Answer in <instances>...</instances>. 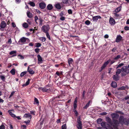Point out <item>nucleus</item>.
<instances>
[{"mask_svg":"<svg viewBox=\"0 0 129 129\" xmlns=\"http://www.w3.org/2000/svg\"><path fill=\"white\" fill-rule=\"evenodd\" d=\"M111 116L112 117L113 123L112 124L114 128H115L116 129H118L116 127L118 126L119 124L118 121L117 120H115V119H117L118 118L119 115L117 113H113L111 114Z\"/></svg>","mask_w":129,"mask_h":129,"instance_id":"obj_1","label":"nucleus"},{"mask_svg":"<svg viewBox=\"0 0 129 129\" xmlns=\"http://www.w3.org/2000/svg\"><path fill=\"white\" fill-rule=\"evenodd\" d=\"M121 75L122 76H124L129 73V69L127 66L123 67L121 68Z\"/></svg>","mask_w":129,"mask_h":129,"instance_id":"obj_2","label":"nucleus"},{"mask_svg":"<svg viewBox=\"0 0 129 129\" xmlns=\"http://www.w3.org/2000/svg\"><path fill=\"white\" fill-rule=\"evenodd\" d=\"M101 126L104 128L99 127L98 128V129H105L104 128H105L107 129H109L110 127L109 125L107 124L106 123L104 122H102L101 123Z\"/></svg>","mask_w":129,"mask_h":129,"instance_id":"obj_3","label":"nucleus"},{"mask_svg":"<svg viewBox=\"0 0 129 129\" xmlns=\"http://www.w3.org/2000/svg\"><path fill=\"white\" fill-rule=\"evenodd\" d=\"M50 28L49 26L47 25H44L41 28V30L43 31L45 33L48 32Z\"/></svg>","mask_w":129,"mask_h":129,"instance_id":"obj_4","label":"nucleus"},{"mask_svg":"<svg viewBox=\"0 0 129 129\" xmlns=\"http://www.w3.org/2000/svg\"><path fill=\"white\" fill-rule=\"evenodd\" d=\"M78 124L77 125V127L78 129H82V124L80 121V118L79 117L77 119Z\"/></svg>","mask_w":129,"mask_h":129,"instance_id":"obj_5","label":"nucleus"},{"mask_svg":"<svg viewBox=\"0 0 129 129\" xmlns=\"http://www.w3.org/2000/svg\"><path fill=\"white\" fill-rule=\"evenodd\" d=\"M110 59H109L106 62H105L102 66L101 68V71H102L103 69H104L110 61Z\"/></svg>","mask_w":129,"mask_h":129,"instance_id":"obj_6","label":"nucleus"},{"mask_svg":"<svg viewBox=\"0 0 129 129\" xmlns=\"http://www.w3.org/2000/svg\"><path fill=\"white\" fill-rule=\"evenodd\" d=\"M27 40H28L29 39L28 38H26L24 37H23L19 40L18 43H19L20 42H21L22 43H24Z\"/></svg>","mask_w":129,"mask_h":129,"instance_id":"obj_7","label":"nucleus"},{"mask_svg":"<svg viewBox=\"0 0 129 129\" xmlns=\"http://www.w3.org/2000/svg\"><path fill=\"white\" fill-rule=\"evenodd\" d=\"M119 124L121 123L123 124L124 123V119L123 116H120L119 118V121H118Z\"/></svg>","mask_w":129,"mask_h":129,"instance_id":"obj_8","label":"nucleus"},{"mask_svg":"<svg viewBox=\"0 0 129 129\" xmlns=\"http://www.w3.org/2000/svg\"><path fill=\"white\" fill-rule=\"evenodd\" d=\"M109 22L110 24L112 25H114L115 23V20L112 17L110 18Z\"/></svg>","mask_w":129,"mask_h":129,"instance_id":"obj_9","label":"nucleus"},{"mask_svg":"<svg viewBox=\"0 0 129 129\" xmlns=\"http://www.w3.org/2000/svg\"><path fill=\"white\" fill-rule=\"evenodd\" d=\"M38 60V63H41L43 61L42 58L40 55H38L37 56Z\"/></svg>","mask_w":129,"mask_h":129,"instance_id":"obj_10","label":"nucleus"},{"mask_svg":"<svg viewBox=\"0 0 129 129\" xmlns=\"http://www.w3.org/2000/svg\"><path fill=\"white\" fill-rule=\"evenodd\" d=\"M40 7L41 9H44L46 7V4L44 3H41L39 4Z\"/></svg>","mask_w":129,"mask_h":129,"instance_id":"obj_11","label":"nucleus"},{"mask_svg":"<svg viewBox=\"0 0 129 129\" xmlns=\"http://www.w3.org/2000/svg\"><path fill=\"white\" fill-rule=\"evenodd\" d=\"M101 17L100 16H97L92 17L93 20L94 21H96L99 19L101 18Z\"/></svg>","mask_w":129,"mask_h":129,"instance_id":"obj_12","label":"nucleus"},{"mask_svg":"<svg viewBox=\"0 0 129 129\" xmlns=\"http://www.w3.org/2000/svg\"><path fill=\"white\" fill-rule=\"evenodd\" d=\"M113 78L114 80L116 81L119 79V77L118 75L116 74L113 76Z\"/></svg>","mask_w":129,"mask_h":129,"instance_id":"obj_13","label":"nucleus"},{"mask_svg":"<svg viewBox=\"0 0 129 129\" xmlns=\"http://www.w3.org/2000/svg\"><path fill=\"white\" fill-rule=\"evenodd\" d=\"M122 37L120 35H118L117 36L116 42H119L122 39Z\"/></svg>","mask_w":129,"mask_h":129,"instance_id":"obj_14","label":"nucleus"},{"mask_svg":"<svg viewBox=\"0 0 129 129\" xmlns=\"http://www.w3.org/2000/svg\"><path fill=\"white\" fill-rule=\"evenodd\" d=\"M6 24L5 22L4 21L2 22L0 25V26L2 28H4L6 26Z\"/></svg>","mask_w":129,"mask_h":129,"instance_id":"obj_15","label":"nucleus"},{"mask_svg":"<svg viewBox=\"0 0 129 129\" xmlns=\"http://www.w3.org/2000/svg\"><path fill=\"white\" fill-rule=\"evenodd\" d=\"M53 6L51 4H48L47 7V8L48 10H51L52 9Z\"/></svg>","mask_w":129,"mask_h":129,"instance_id":"obj_16","label":"nucleus"},{"mask_svg":"<svg viewBox=\"0 0 129 129\" xmlns=\"http://www.w3.org/2000/svg\"><path fill=\"white\" fill-rule=\"evenodd\" d=\"M24 117L28 118L30 119H31L32 117L31 115L29 114H25L24 116Z\"/></svg>","mask_w":129,"mask_h":129,"instance_id":"obj_17","label":"nucleus"},{"mask_svg":"<svg viewBox=\"0 0 129 129\" xmlns=\"http://www.w3.org/2000/svg\"><path fill=\"white\" fill-rule=\"evenodd\" d=\"M113 14L114 15V17L115 18L117 19L120 17V15L119 14L115 12H113Z\"/></svg>","mask_w":129,"mask_h":129,"instance_id":"obj_18","label":"nucleus"},{"mask_svg":"<svg viewBox=\"0 0 129 129\" xmlns=\"http://www.w3.org/2000/svg\"><path fill=\"white\" fill-rule=\"evenodd\" d=\"M27 71L30 74H33L34 73V72L33 70L32 69L29 68V67H28Z\"/></svg>","mask_w":129,"mask_h":129,"instance_id":"obj_19","label":"nucleus"},{"mask_svg":"<svg viewBox=\"0 0 129 129\" xmlns=\"http://www.w3.org/2000/svg\"><path fill=\"white\" fill-rule=\"evenodd\" d=\"M73 61V60L72 58H70L68 59V61L69 66H71V65L72 64Z\"/></svg>","mask_w":129,"mask_h":129,"instance_id":"obj_20","label":"nucleus"},{"mask_svg":"<svg viewBox=\"0 0 129 129\" xmlns=\"http://www.w3.org/2000/svg\"><path fill=\"white\" fill-rule=\"evenodd\" d=\"M77 98H76L74 102V109H76L77 107Z\"/></svg>","mask_w":129,"mask_h":129,"instance_id":"obj_21","label":"nucleus"},{"mask_svg":"<svg viewBox=\"0 0 129 129\" xmlns=\"http://www.w3.org/2000/svg\"><path fill=\"white\" fill-rule=\"evenodd\" d=\"M111 85L112 87L114 88H116L117 86V85L116 83L114 81L112 82Z\"/></svg>","mask_w":129,"mask_h":129,"instance_id":"obj_22","label":"nucleus"},{"mask_svg":"<svg viewBox=\"0 0 129 129\" xmlns=\"http://www.w3.org/2000/svg\"><path fill=\"white\" fill-rule=\"evenodd\" d=\"M90 103H91V101H90L86 104V105L83 107V108L84 109H86L90 105Z\"/></svg>","mask_w":129,"mask_h":129,"instance_id":"obj_23","label":"nucleus"},{"mask_svg":"<svg viewBox=\"0 0 129 129\" xmlns=\"http://www.w3.org/2000/svg\"><path fill=\"white\" fill-rule=\"evenodd\" d=\"M27 14L28 17L29 18H31L33 16L32 14L29 11H28L27 12Z\"/></svg>","mask_w":129,"mask_h":129,"instance_id":"obj_24","label":"nucleus"},{"mask_svg":"<svg viewBox=\"0 0 129 129\" xmlns=\"http://www.w3.org/2000/svg\"><path fill=\"white\" fill-rule=\"evenodd\" d=\"M55 7L57 9H60L61 8V7L59 4H56Z\"/></svg>","mask_w":129,"mask_h":129,"instance_id":"obj_25","label":"nucleus"},{"mask_svg":"<svg viewBox=\"0 0 129 129\" xmlns=\"http://www.w3.org/2000/svg\"><path fill=\"white\" fill-rule=\"evenodd\" d=\"M30 79H28V81L26 82L25 84H23L22 86L23 87L26 86L28 85L29 83Z\"/></svg>","mask_w":129,"mask_h":129,"instance_id":"obj_26","label":"nucleus"},{"mask_svg":"<svg viewBox=\"0 0 129 129\" xmlns=\"http://www.w3.org/2000/svg\"><path fill=\"white\" fill-rule=\"evenodd\" d=\"M30 79H28V81L26 82L25 84H23L22 86L23 87L26 86L28 85L29 83Z\"/></svg>","mask_w":129,"mask_h":129,"instance_id":"obj_27","label":"nucleus"},{"mask_svg":"<svg viewBox=\"0 0 129 129\" xmlns=\"http://www.w3.org/2000/svg\"><path fill=\"white\" fill-rule=\"evenodd\" d=\"M8 112L9 113V114L13 117H16L15 115L11 111H8Z\"/></svg>","mask_w":129,"mask_h":129,"instance_id":"obj_28","label":"nucleus"},{"mask_svg":"<svg viewBox=\"0 0 129 129\" xmlns=\"http://www.w3.org/2000/svg\"><path fill=\"white\" fill-rule=\"evenodd\" d=\"M121 7H119L116 9L113 12H115L116 13H118L121 10Z\"/></svg>","mask_w":129,"mask_h":129,"instance_id":"obj_29","label":"nucleus"},{"mask_svg":"<svg viewBox=\"0 0 129 129\" xmlns=\"http://www.w3.org/2000/svg\"><path fill=\"white\" fill-rule=\"evenodd\" d=\"M124 65V64L123 63H120V64L116 66L117 67L116 68L117 69L119 68L120 67H121L123 66Z\"/></svg>","mask_w":129,"mask_h":129,"instance_id":"obj_30","label":"nucleus"},{"mask_svg":"<svg viewBox=\"0 0 129 129\" xmlns=\"http://www.w3.org/2000/svg\"><path fill=\"white\" fill-rule=\"evenodd\" d=\"M121 71H122L121 69H118L117 70L116 72V74L118 75L121 73Z\"/></svg>","mask_w":129,"mask_h":129,"instance_id":"obj_31","label":"nucleus"},{"mask_svg":"<svg viewBox=\"0 0 129 129\" xmlns=\"http://www.w3.org/2000/svg\"><path fill=\"white\" fill-rule=\"evenodd\" d=\"M121 57V55H118L117 56L115 57L114 58V60H117Z\"/></svg>","mask_w":129,"mask_h":129,"instance_id":"obj_32","label":"nucleus"},{"mask_svg":"<svg viewBox=\"0 0 129 129\" xmlns=\"http://www.w3.org/2000/svg\"><path fill=\"white\" fill-rule=\"evenodd\" d=\"M10 72L13 75H14L15 74V70L14 69H12L10 71Z\"/></svg>","mask_w":129,"mask_h":129,"instance_id":"obj_33","label":"nucleus"},{"mask_svg":"<svg viewBox=\"0 0 129 129\" xmlns=\"http://www.w3.org/2000/svg\"><path fill=\"white\" fill-rule=\"evenodd\" d=\"M36 47H40L41 46V44L39 43H36L35 44Z\"/></svg>","mask_w":129,"mask_h":129,"instance_id":"obj_34","label":"nucleus"},{"mask_svg":"<svg viewBox=\"0 0 129 129\" xmlns=\"http://www.w3.org/2000/svg\"><path fill=\"white\" fill-rule=\"evenodd\" d=\"M23 27L25 28H27L28 27V25L27 23H25L23 24Z\"/></svg>","mask_w":129,"mask_h":129,"instance_id":"obj_35","label":"nucleus"},{"mask_svg":"<svg viewBox=\"0 0 129 129\" xmlns=\"http://www.w3.org/2000/svg\"><path fill=\"white\" fill-rule=\"evenodd\" d=\"M0 78L1 79L4 81L5 80V77L2 75H1L0 76Z\"/></svg>","mask_w":129,"mask_h":129,"instance_id":"obj_36","label":"nucleus"},{"mask_svg":"<svg viewBox=\"0 0 129 129\" xmlns=\"http://www.w3.org/2000/svg\"><path fill=\"white\" fill-rule=\"evenodd\" d=\"M66 128L67 126L66 124L63 125L61 127L62 129H66Z\"/></svg>","mask_w":129,"mask_h":129,"instance_id":"obj_37","label":"nucleus"},{"mask_svg":"<svg viewBox=\"0 0 129 129\" xmlns=\"http://www.w3.org/2000/svg\"><path fill=\"white\" fill-rule=\"evenodd\" d=\"M16 51H11L10 53V55H12L16 53Z\"/></svg>","mask_w":129,"mask_h":129,"instance_id":"obj_38","label":"nucleus"},{"mask_svg":"<svg viewBox=\"0 0 129 129\" xmlns=\"http://www.w3.org/2000/svg\"><path fill=\"white\" fill-rule=\"evenodd\" d=\"M40 40L42 42H45L46 40V38L45 37H42L40 38Z\"/></svg>","mask_w":129,"mask_h":129,"instance_id":"obj_39","label":"nucleus"},{"mask_svg":"<svg viewBox=\"0 0 129 129\" xmlns=\"http://www.w3.org/2000/svg\"><path fill=\"white\" fill-rule=\"evenodd\" d=\"M106 120L107 121L110 122H111V120L110 118L109 117H107L106 118Z\"/></svg>","mask_w":129,"mask_h":129,"instance_id":"obj_40","label":"nucleus"},{"mask_svg":"<svg viewBox=\"0 0 129 129\" xmlns=\"http://www.w3.org/2000/svg\"><path fill=\"white\" fill-rule=\"evenodd\" d=\"M26 74V72H22L20 74V76L21 77L23 76L25 74Z\"/></svg>","mask_w":129,"mask_h":129,"instance_id":"obj_41","label":"nucleus"},{"mask_svg":"<svg viewBox=\"0 0 129 129\" xmlns=\"http://www.w3.org/2000/svg\"><path fill=\"white\" fill-rule=\"evenodd\" d=\"M29 4L30 5V6L33 7H34L35 5V3L33 2H30L29 3Z\"/></svg>","mask_w":129,"mask_h":129,"instance_id":"obj_42","label":"nucleus"},{"mask_svg":"<svg viewBox=\"0 0 129 129\" xmlns=\"http://www.w3.org/2000/svg\"><path fill=\"white\" fill-rule=\"evenodd\" d=\"M18 58L21 59H24V57L22 55H19L18 56Z\"/></svg>","mask_w":129,"mask_h":129,"instance_id":"obj_43","label":"nucleus"},{"mask_svg":"<svg viewBox=\"0 0 129 129\" xmlns=\"http://www.w3.org/2000/svg\"><path fill=\"white\" fill-rule=\"evenodd\" d=\"M85 23L86 25H88L90 24V22L88 20H87L85 21Z\"/></svg>","mask_w":129,"mask_h":129,"instance_id":"obj_44","label":"nucleus"},{"mask_svg":"<svg viewBox=\"0 0 129 129\" xmlns=\"http://www.w3.org/2000/svg\"><path fill=\"white\" fill-rule=\"evenodd\" d=\"M46 35L47 38L49 40H50L51 38L49 35L48 32L46 33Z\"/></svg>","mask_w":129,"mask_h":129,"instance_id":"obj_45","label":"nucleus"},{"mask_svg":"<svg viewBox=\"0 0 129 129\" xmlns=\"http://www.w3.org/2000/svg\"><path fill=\"white\" fill-rule=\"evenodd\" d=\"M102 119L101 118L98 119L97 120V122L98 123H100L102 121Z\"/></svg>","mask_w":129,"mask_h":129,"instance_id":"obj_46","label":"nucleus"},{"mask_svg":"<svg viewBox=\"0 0 129 129\" xmlns=\"http://www.w3.org/2000/svg\"><path fill=\"white\" fill-rule=\"evenodd\" d=\"M39 20H40V22H39L40 24H39L40 25H42V22H43V20L42 19H40V18L39 19Z\"/></svg>","mask_w":129,"mask_h":129,"instance_id":"obj_47","label":"nucleus"},{"mask_svg":"<svg viewBox=\"0 0 129 129\" xmlns=\"http://www.w3.org/2000/svg\"><path fill=\"white\" fill-rule=\"evenodd\" d=\"M38 19V17L36 16H35V21L37 23V20Z\"/></svg>","mask_w":129,"mask_h":129,"instance_id":"obj_48","label":"nucleus"},{"mask_svg":"<svg viewBox=\"0 0 129 129\" xmlns=\"http://www.w3.org/2000/svg\"><path fill=\"white\" fill-rule=\"evenodd\" d=\"M35 102L37 104H39V103L38 100L36 98H35Z\"/></svg>","mask_w":129,"mask_h":129,"instance_id":"obj_49","label":"nucleus"},{"mask_svg":"<svg viewBox=\"0 0 129 129\" xmlns=\"http://www.w3.org/2000/svg\"><path fill=\"white\" fill-rule=\"evenodd\" d=\"M5 127L4 125H2L0 126V129H5Z\"/></svg>","mask_w":129,"mask_h":129,"instance_id":"obj_50","label":"nucleus"},{"mask_svg":"<svg viewBox=\"0 0 129 129\" xmlns=\"http://www.w3.org/2000/svg\"><path fill=\"white\" fill-rule=\"evenodd\" d=\"M21 128L22 129H25L26 128V126L25 125H23L21 126Z\"/></svg>","mask_w":129,"mask_h":129,"instance_id":"obj_51","label":"nucleus"},{"mask_svg":"<svg viewBox=\"0 0 129 129\" xmlns=\"http://www.w3.org/2000/svg\"><path fill=\"white\" fill-rule=\"evenodd\" d=\"M125 88V87L124 86H122L119 88H118V90H119L120 89H121V90H123V89H124Z\"/></svg>","mask_w":129,"mask_h":129,"instance_id":"obj_52","label":"nucleus"},{"mask_svg":"<svg viewBox=\"0 0 129 129\" xmlns=\"http://www.w3.org/2000/svg\"><path fill=\"white\" fill-rule=\"evenodd\" d=\"M62 2L63 3L67 4L68 3V0H62Z\"/></svg>","mask_w":129,"mask_h":129,"instance_id":"obj_53","label":"nucleus"},{"mask_svg":"<svg viewBox=\"0 0 129 129\" xmlns=\"http://www.w3.org/2000/svg\"><path fill=\"white\" fill-rule=\"evenodd\" d=\"M42 91L43 92H46L47 91V89L45 88H43L42 89Z\"/></svg>","mask_w":129,"mask_h":129,"instance_id":"obj_54","label":"nucleus"},{"mask_svg":"<svg viewBox=\"0 0 129 129\" xmlns=\"http://www.w3.org/2000/svg\"><path fill=\"white\" fill-rule=\"evenodd\" d=\"M14 93H15V92H14V91L12 92H11V94L10 95V96L9 97V98H11L13 95V94H14Z\"/></svg>","mask_w":129,"mask_h":129,"instance_id":"obj_55","label":"nucleus"},{"mask_svg":"<svg viewBox=\"0 0 129 129\" xmlns=\"http://www.w3.org/2000/svg\"><path fill=\"white\" fill-rule=\"evenodd\" d=\"M124 29L126 30H129V27L127 26H125L124 27Z\"/></svg>","mask_w":129,"mask_h":129,"instance_id":"obj_56","label":"nucleus"},{"mask_svg":"<svg viewBox=\"0 0 129 129\" xmlns=\"http://www.w3.org/2000/svg\"><path fill=\"white\" fill-rule=\"evenodd\" d=\"M39 50L40 49L38 48H36L35 49V51L37 53H38Z\"/></svg>","mask_w":129,"mask_h":129,"instance_id":"obj_57","label":"nucleus"},{"mask_svg":"<svg viewBox=\"0 0 129 129\" xmlns=\"http://www.w3.org/2000/svg\"><path fill=\"white\" fill-rule=\"evenodd\" d=\"M68 13L69 14H72V11L71 9L69 10H68Z\"/></svg>","mask_w":129,"mask_h":129,"instance_id":"obj_58","label":"nucleus"},{"mask_svg":"<svg viewBox=\"0 0 129 129\" xmlns=\"http://www.w3.org/2000/svg\"><path fill=\"white\" fill-rule=\"evenodd\" d=\"M107 114V113L106 112H104L102 113H101V115H106Z\"/></svg>","mask_w":129,"mask_h":129,"instance_id":"obj_59","label":"nucleus"},{"mask_svg":"<svg viewBox=\"0 0 129 129\" xmlns=\"http://www.w3.org/2000/svg\"><path fill=\"white\" fill-rule=\"evenodd\" d=\"M116 50V48H114L112 50V51L113 52H115Z\"/></svg>","mask_w":129,"mask_h":129,"instance_id":"obj_60","label":"nucleus"},{"mask_svg":"<svg viewBox=\"0 0 129 129\" xmlns=\"http://www.w3.org/2000/svg\"><path fill=\"white\" fill-rule=\"evenodd\" d=\"M65 19V18L64 17H61L60 18V19L61 20H63Z\"/></svg>","mask_w":129,"mask_h":129,"instance_id":"obj_61","label":"nucleus"},{"mask_svg":"<svg viewBox=\"0 0 129 129\" xmlns=\"http://www.w3.org/2000/svg\"><path fill=\"white\" fill-rule=\"evenodd\" d=\"M104 37L105 38H108L109 37V36L108 35L106 34L104 36Z\"/></svg>","mask_w":129,"mask_h":129,"instance_id":"obj_62","label":"nucleus"},{"mask_svg":"<svg viewBox=\"0 0 129 129\" xmlns=\"http://www.w3.org/2000/svg\"><path fill=\"white\" fill-rule=\"evenodd\" d=\"M30 122V121L29 120H28L27 121H25L24 122L26 123V124H28Z\"/></svg>","mask_w":129,"mask_h":129,"instance_id":"obj_63","label":"nucleus"},{"mask_svg":"<svg viewBox=\"0 0 129 129\" xmlns=\"http://www.w3.org/2000/svg\"><path fill=\"white\" fill-rule=\"evenodd\" d=\"M12 26L14 27H16V25L15 24V23H14V22H12Z\"/></svg>","mask_w":129,"mask_h":129,"instance_id":"obj_64","label":"nucleus"}]
</instances>
